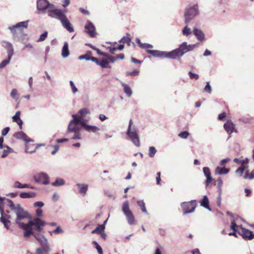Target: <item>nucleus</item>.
Instances as JSON below:
<instances>
[{
    "instance_id": "a878e982",
    "label": "nucleus",
    "mask_w": 254,
    "mask_h": 254,
    "mask_svg": "<svg viewBox=\"0 0 254 254\" xmlns=\"http://www.w3.org/2000/svg\"><path fill=\"white\" fill-rule=\"evenodd\" d=\"M234 162L237 164H241V166H247L246 165L249 163V159L248 158H245V159H241L240 158H235L234 159Z\"/></svg>"
},
{
    "instance_id": "e2e57ef3",
    "label": "nucleus",
    "mask_w": 254,
    "mask_h": 254,
    "mask_svg": "<svg viewBox=\"0 0 254 254\" xmlns=\"http://www.w3.org/2000/svg\"><path fill=\"white\" fill-rule=\"evenodd\" d=\"M161 173L157 172L156 176V183L158 185H161Z\"/></svg>"
},
{
    "instance_id": "473e14b6",
    "label": "nucleus",
    "mask_w": 254,
    "mask_h": 254,
    "mask_svg": "<svg viewBox=\"0 0 254 254\" xmlns=\"http://www.w3.org/2000/svg\"><path fill=\"white\" fill-rule=\"evenodd\" d=\"M122 85L124 87V90L126 94L129 97L132 94V91L129 86L125 83H123Z\"/></svg>"
},
{
    "instance_id": "6e6552de",
    "label": "nucleus",
    "mask_w": 254,
    "mask_h": 254,
    "mask_svg": "<svg viewBox=\"0 0 254 254\" xmlns=\"http://www.w3.org/2000/svg\"><path fill=\"white\" fill-rule=\"evenodd\" d=\"M28 21H25L19 22L16 24L9 27V29L14 36H17L18 34H22V28H27L28 27Z\"/></svg>"
},
{
    "instance_id": "9d476101",
    "label": "nucleus",
    "mask_w": 254,
    "mask_h": 254,
    "mask_svg": "<svg viewBox=\"0 0 254 254\" xmlns=\"http://www.w3.org/2000/svg\"><path fill=\"white\" fill-rule=\"evenodd\" d=\"M37 7L38 10H45L46 9L48 11L50 8L52 9H57L55 6L50 4L47 0H38L37 1Z\"/></svg>"
},
{
    "instance_id": "58836bf2",
    "label": "nucleus",
    "mask_w": 254,
    "mask_h": 254,
    "mask_svg": "<svg viewBox=\"0 0 254 254\" xmlns=\"http://www.w3.org/2000/svg\"><path fill=\"white\" fill-rule=\"evenodd\" d=\"M244 178L245 179H249L251 180L254 178V169L251 172L250 174L249 173L248 171H247Z\"/></svg>"
},
{
    "instance_id": "c756f323",
    "label": "nucleus",
    "mask_w": 254,
    "mask_h": 254,
    "mask_svg": "<svg viewBox=\"0 0 254 254\" xmlns=\"http://www.w3.org/2000/svg\"><path fill=\"white\" fill-rule=\"evenodd\" d=\"M43 248H38L37 249L36 254H44V252H47L49 248L47 244L42 245Z\"/></svg>"
},
{
    "instance_id": "c9c22d12",
    "label": "nucleus",
    "mask_w": 254,
    "mask_h": 254,
    "mask_svg": "<svg viewBox=\"0 0 254 254\" xmlns=\"http://www.w3.org/2000/svg\"><path fill=\"white\" fill-rule=\"evenodd\" d=\"M137 203L143 212L147 213V211L145 207V203L143 200H138L137 201Z\"/></svg>"
},
{
    "instance_id": "2f4dec72",
    "label": "nucleus",
    "mask_w": 254,
    "mask_h": 254,
    "mask_svg": "<svg viewBox=\"0 0 254 254\" xmlns=\"http://www.w3.org/2000/svg\"><path fill=\"white\" fill-rule=\"evenodd\" d=\"M85 130L88 132H96L100 130V128L96 126L88 125L86 126Z\"/></svg>"
},
{
    "instance_id": "37998d69",
    "label": "nucleus",
    "mask_w": 254,
    "mask_h": 254,
    "mask_svg": "<svg viewBox=\"0 0 254 254\" xmlns=\"http://www.w3.org/2000/svg\"><path fill=\"white\" fill-rule=\"evenodd\" d=\"M156 153V150L154 147L151 146L149 147L148 155L151 158H153L154 156Z\"/></svg>"
},
{
    "instance_id": "49530a36",
    "label": "nucleus",
    "mask_w": 254,
    "mask_h": 254,
    "mask_svg": "<svg viewBox=\"0 0 254 254\" xmlns=\"http://www.w3.org/2000/svg\"><path fill=\"white\" fill-rule=\"evenodd\" d=\"M11 57H8L7 59L3 60L0 63V68L4 67L7 64H8L10 60Z\"/></svg>"
},
{
    "instance_id": "0eeeda50",
    "label": "nucleus",
    "mask_w": 254,
    "mask_h": 254,
    "mask_svg": "<svg viewBox=\"0 0 254 254\" xmlns=\"http://www.w3.org/2000/svg\"><path fill=\"white\" fill-rule=\"evenodd\" d=\"M122 210L126 216L127 222L130 225L135 224V217L129 209V203L128 201H126L123 203Z\"/></svg>"
},
{
    "instance_id": "423d86ee",
    "label": "nucleus",
    "mask_w": 254,
    "mask_h": 254,
    "mask_svg": "<svg viewBox=\"0 0 254 254\" xmlns=\"http://www.w3.org/2000/svg\"><path fill=\"white\" fill-rule=\"evenodd\" d=\"M198 13L199 11L197 4L187 7L184 13L185 23L188 24L190 20L193 19Z\"/></svg>"
},
{
    "instance_id": "bb28decb",
    "label": "nucleus",
    "mask_w": 254,
    "mask_h": 254,
    "mask_svg": "<svg viewBox=\"0 0 254 254\" xmlns=\"http://www.w3.org/2000/svg\"><path fill=\"white\" fill-rule=\"evenodd\" d=\"M62 56L64 58H66L68 56L69 54V50H68V45L67 43H65L62 49Z\"/></svg>"
},
{
    "instance_id": "0e129e2a",
    "label": "nucleus",
    "mask_w": 254,
    "mask_h": 254,
    "mask_svg": "<svg viewBox=\"0 0 254 254\" xmlns=\"http://www.w3.org/2000/svg\"><path fill=\"white\" fill-rule=\"evenodd\" d=\"M226 117V113L225 112H223V113L218 115V119L220 121H223Z\"/></svg>"
},
{
    "instance_id": "7c9ffc66",
    "label": "nucleus",
    "mask_w": 254,
    "mask_h": 254,
    "mask_svg": "<svg viewBox=\"0 0 254 254\" xmlns=\"http://www.w3.org/2000/svg\"><path fill=\"white\" fill-rule=\"evenodd\" d=\"M105 229V226L103 225H99L93 230L91 233L92 234H101L102 232Z\"/></svg>"
},
{
    "instance_id": "6ab92c4d",
    "label": "nucleus",
    "mask_w": 254,
    "mask_h": 254,
    "mask_svg": "<svg viewBox=\"0 0 254 254\" xmlns=\"http://www.w3.org/2000/svg\"><path fill=\"white\" fill-rule=\"evenodd\" d=\"M0 212L1 215V216L0 218V221L2 222L4 227L8 229L9 228V226H8L7 223H9L10 221L5 219L3 216L4 213L3 206L1 205V202H0Z\"/></svg>"
},
{
    "instance_id": "3c124183",
    "label": "nucleus",
    "mask_w": 254,
    "mask_h": 254,
    "mask_svg": "<svg viewBox=\"0 0 254 254\" xmlns=\"http://www.w3.org/2000/svg\"><path fill=\"white\" fill-rule=\"evenodd\" d=\"M31 235H33L37 241L40 242L41 245H44L43 243V240L42 238L40 237L39 235L36 234L35 232H33V234H31Z\"/></svg>"
},
{
    "instance_id": "20e7f679",
    "label": "nucleus",
    "mask_w": 254,
    "mask_h": 254,
    "mask_svg": "<svg viewBox=\"0 0 254 254\" xmlns=\"http://www.w3.org/2000/svg\"><path fill=\"white\" fill-rule=\"evenodd\" d=\"M6 201L8 202L10 209L15 211L16 214L15 222L19 225V227H20V223L22 222H19V220L27 218L28 217L27 212L24 211V210L20 206L19 204L15 206L11 200L6 199Z\"/></svg>"
},
{
    "instance_id": "f257e3e1",
    "label": "nucleus",
    "mask_w": 254,
    "mask_h": 254,
    "mask_svg": "<svg viewBox=\"0 0 254 254\" xmlns=\"http://www.w3.org/2000/svg\"><path fill=\"white\" fill-rule=\"evenodd\" d=\"M195 47V44L187 45V43L183 42L179 47L170 52L160 51L158 50H148L147 53L154 57L160 58H168L172 59H178L183 56L185 53L191 51Z\"/></svg>"
},
{
    "instance_id": "1a4fd4ad",
    "label": "nucleus",
    "mask_w": 254,
    "mask_h": 254,
    "mask_svg": "<svg viewBox=\"0 0 254 254\" xmlns=\"http://www.w3.org/2000/svg\"><path fill=\"white\" fill-rule=\"evenodd\" d=\"M197 206V202L195 200L188 202H184L181 203V207L184 211V214L193 212Z\"/></svg>"
},
{
    "instance_id": "a18cd8bd",
    "label": "nucleus",
    "mask_w": 254,
    "mask_h": 254,
    "mask_svg": "<svg viewBox=\"0 0 254 254\" xmlns=\"http://www.w3.org/2000/svg\"><path fill=\"white\" fill-rule=\"evenodd\" d=\"M120 42L123 43H126L129 46L131 42V39L128 37H124Z\"/></svg>"
},
{
    "instance_id": "aec40b11",
    "label": "nucleus",
    "mask_w": 254,
    "mask_h": 254,
    "mask_svg": "<svg viewBox=\"0 0 254 254\" xmlns=\"http://www.w3.org/2000/svg\"><path fill=\"white\" fill-rule=\"evenodd\" d=\"M20 112L17 111L15 115L12 117L13 122H16L19 126L20 129H22L23 122L20 118Z\"/></svg>"
},
{
    "instance_id": "774afa93",
    "label": "nucleus",
    "mask_w": 254,
    "mask_h": 254,
    "mask_svg": "<svg viewBox=\"0 0 254 254\" xmlns=\"http://www.w3.org/2000/svg\"><path fill=\"white\" fill-rule=\"evenodd\" d=\"M79 10L81 13H82L83 14H84L85 15H89V12L88 10L84 9L83 8L80 7Z\"/></svg>"
},
{
    "instance_id": "bf43d9fd",
    "label": "nucleus",
    "mask_w": 254,
    "mask_h": 254,
    "mask_svg": "<svg viewBox=\"0 0 254 254\" xmlns=\"http://www.w3.org/2000/svg\"><path fill=\"white\" fill-rule=\"evenodd\" d=\"M69 83H70V86H71L72 92L73 93H76L77 91V89L75 87V86L74 83L73 82V81H70Z\"/></svg>"
},
{
    "instance_id": "412c9836",
    "label": "nucleus",
    "mask_w": 254,
    "mask_h": 254,
    "mask_svg": "<svg viewBox=\"0 0 254 254\" xmlns=\"http://www.w3.org/2000/svg\"><path fill=\"white\" fill-rule=\"evenodd\" d=\"M2 46L7 49L8 57H11L13 54V49L12 45L7 42H3Z\"/></svg>"
},
{
    "instance_id": "4d7b16f0",
    "label": "nucleus",
    "mask_w": 254,
    "mask_h": 254,
    "mask_svg": "<svg viewBox=\"0 0 254 254\" xmlns=\"http://www.w3.org/2000/svg\"><path fill=\"white\" fill-rule=\"evenodd\" d=\"M13 187L15 188L23 189V184H21L20 182L16 181L13 184Z\"/></svg>"
},
{
    "instance_id": "c03bdc74",
    "label": "nucleus",
    "mask_w": 254,
    "mask_h": 254,
    "mask_svg": "<svg viewBox=\"0 0 254 254\" xmlns=\"http://www.w3.org/2000/svg\"><path fill=\"white\" fill-rule=\"evenodd\" d=\"M139 72L138 69H133L132 71H127L126 72L127 76H134L137 75Z\"/></svg>"
},
{
    "instance_id": "b1692460",
    "label": "nucleus",
    "mask_w": 254,
    "mask_h": 254,
    "mask_svg": "<svg viewBox=\"0 0 254 254\" xmlns=\"http://www.w3.org/2000/svg\"><path fill=\"white\" fill-rule=\"evenodd\" d=\"M77 186L79 189V193L82 194L83 195H84L86 194V191L87 190L88 185L86 184H77Z\"/></svg>"
},
{
    "instance_id": "5fc2aeb1",
    "label": "nucleus",
    "mask_w": 254,
    "mask_h": 254,
    "mask_svg": "<svg viewBox=\"0 0 254 254\" xmlns=\"http://www.w3.org/2000/svg\"><path fill=\"white\" fill-rule=\"evenodd\" d=\"M189 75L190 78L191 79L197 80L199 77L198 75H197L195 73H193L191 71L189 72Z\"/></svg>"
},
{
    "instance_id": "9b49d317",
    "label": "nucleus",
    "mask_w": 254,
    "mask_h": 254,
    "mask_svg": "<svg viewBox=\"0 0 254 254\" xmlns=\"http://www.w3.org/2000/svg\"><path fill=\"white\" fill-rule=\"evenodd\" d=\"M238 233L245 240H250L254 238V234L252 231L242 227L239 228Z\"/></svg>"
},
{
    "instance_id": "72a5a7b5",
    "label": "nucleus",
    "mask_w": 254,
    "mask_h": 254,
    "mask_svg": "<svg viewBox=\"0 0 254 254\" xmlns=\"http://www.w3.org/2000/svg\"><path fill=\"white\" fill-rule=\"evenodd\" d=\"M89 113V110L87 108H82L78 111V114L82 119L85 117V115Z\"/></svg>"
},
{
    "instance_id": "393cba45",
    "label": "nucleus",
    "mask_w": 254,
    "mask_h": 254,
    "mask_svg": "<svg viewBox=\"0 0 254 254\" xmlns=\"http://www.w3.org/2000/svg\"><path fill=\"white\" fill-rule=\"evenodd\" d=\"M19 196L22 198H33L36 196V193L34 192H21Z\"/></svg>"
},
{
    "instance_id": "cd10ccee",
    "label": "nucleus",
    "mask_w": 254,
    "mask_h": 254,
    "mask_svg": "<svg viewBox=\"0 0 254 254\" xmlns=\"http://www.w3.org/2000/svg\"><path fill=\"white\" fill-rule=\"evenodd\" d=\"M229 172V169L225 168H221L219 167H216L215 169V174H226Z\"/></svg>"
},
{
    "instance_id": "4be33fe9",
    "label": "nucleus",
    "mask_w": 254,
    "mask_h": 254,
    "mask_svg": "<svg viewBox=\"0 0 254 254\" xmlns=\"http://www.w3.org/2000/svg\"><path fill=\"white\" fill-rule=\"evenodd\" d=\"M200 203L201 206H203V207H204L209 210H211V209L209 207V200L206 195H204L203 196V199L200 201Z\"/></svg>"
},
{
    "instance_id": "de8ad7c7",
    "label": "nucleus",
    "mask_w": 254,
    "mask_h": 254,
    "mask_svg": "<svg viewBox=\"0 0 254 254\" xmlns=\"http://www.w3.org/2000/svg\"><path fill=\"white\" fill-rule=\"evenodd\" d=\"M190 133L188 131H184L180 132L179 134V136L180 137L182 138L186 139L189 136Z\"/></svg>"
},
{
    "instance_id": "f704fd0d",
    "label": "nucleus",
    "mask_w": 254,
    "mask_h": 254,
    "mask_svg": "<svg viewBox=\"0 0 254 254\" xmlns=\"http://www.w3.org/2000/svg\"><path fill=\"white\" fill-rule=\"evenodd\" d=\"M64 183L65 182L64 179L58 178L55 181V182L52 183V185L57 187L64 185Z\"/></svg>"
},
{
    "instance_id": "7ed1b4c3",
    "label": "nucleus",
    "mask_w": 254,
    "mask_h": 254,
    "mask_svg": "<svg viewBox=\"0 0 254 254\" xmlns=\"http://www.w3.org/2000/svg\"><path fill=\"white\" fill-rule=\"evenodd\" d=\"M48 15L52 18H55L60 20L63 27L68 32H73L74 29L69 20L61 9H52L48 10Z\"/></svg>"
},
{
    "instance_id": "6e6d98bb",
    "label": "nucleus",
    "mask_w": 254,
    "mask_h": 254,
    "mask_svg": "<svg viewBox=\"0 0 254 254\" xmlns=\"http://www.w3.org/2000/svg\"><path fill=\"white\" fill-rule=\"evenodd\" d=\"M140 48L142 49H148L147 50V51L148 50H149L148 49L152 48L153 46L150 44H147V43H144V44L142 43Z\"/></svg>"
},
{
    "instance_id": "a211bd4d",
    "label": "nucleus",
    "mask_w": 254,
    "mask_h": 254,
    "mask_svg": "<svg viewBox=\"0 0 254 254\" xmlns=\"http://www.w3.org/2000/svg\"><path fill=\"white\" fill-rule=\"evenodd\" d=\"M193 33L198 40L201 42L204 40L205 36L203 32L201 30L195 27L193 28Z\"/></svg>"
},
{
    "instance_id": "4468645a",
    "label": "nucleus",
    "mask_w": 254,
    "mask_h": 254,
    "mask_svg": "<svg viewBox=\"0 0 254 254\" xmlns=\"http://www.w3.org/2000/svg\"><path fill=\"white\" fill-rule=\"evenodd\" d=\"M224 128L229 134H232L233 132H238L235 128V124L230 120L228 121L224 124Z\"/></svg>"
},
{
    "instance_id": "39448f33",
    "label": "nucleus",
    "mask_w": 254,
    "mask_h": 254,
    "mask_svg": "<svg viewBox=\"0 0 254 254\" xmlns=\"http://www.w3.org/2000/svg\"><path fill=\"white\" fill-rule=\"evenodd\" d=\"M133 125V121L132 119H130L129 122V125L127 128V134L133 142V143L137 147L140 146V141L139 139V136L137 133V130L135 127L133 126L132 127Z\"/></svg>"
},
{
    "instance_id": "2eb2a0df",
    "label": "nucleus",
    "mask_w": 254,
    "mask_h": 254,
    "mask_svg": "<svg viewBox=\"0 0 254 254\" xmlns=\"http://www.w3.org/2000/svg\"><path fill=\"white\" fill-rule=\"evenodd\" d=\"M30 143V142H26L25 150L27 152L32 153L34 152L36 149L38 148L40 145H37L33 143Z\"/></svg>"
},
{
    "instance_id": "f8f14e48",
    "label": "nucleus",
    "mask_w": 254,
    "mask_h": 254,
    "mask_svg": "<svg viewBox=\"0 0 254 254\" xmlns=\"http://www.w3.org/2000/svg\"><path fill=\"white\" fill-rule=\"evenodd\" d=\"M34 178L36 182L47 185L49 183V178L48 175L45 173H41L34 175Z\"/></svg>"
},
{
    "instance_id": "a19ab883",
    "label": "nucleus",
    "mask_w": 254,
    "mask_h": 254,
    "mask_svg": "<svg viewBox=\"0 0 254 254\" xmlns=\"http://www.w3.org/2000/svg\"><path fill=\"white\" fill-rule=\"evenodd\" d=\"M183 34L185 36H188L191 34L190 29L188 27V24L185 27L182 31Z\"/></svg>"
},
{
    "instance_id": "052dcab7",
    "label": "nucleus",
    "mask_w": 254,
    "mask_h": 254,
    "mask_svg": "<svg viewBox=\"0 0 254 254\" xmlns=\"http://www.w3.org/2000/svg\"><path fill=\"white\" fill-rule=\"evenodd\" d=\"M48 35L47 32H45L44 33L41 35L38 41H43L47 38Z\"/></svg>"
},
{
    "instance_id": "dca6fc26",
    "label": "nucleus",
    "mask_w": 254,
    "mask_h": 254,
    "mask_svg": "<svg viewBox=\"0 0 254 254\" xmlns=\"http://www.w3.org/2000/svg\"><path fill=\"white\" fill-rule=\"evenodd\" d=\"M203 172L205 176L206 177L205 185L206 186H208L212 180V178L211 176L210 170L208 167H204L203 168Z\"/></svg>"
},
{
    "instance_id": "4c0bfd02",
    "label": "nucleus",
    "mask_w": 254,
    "mask_h": 254,
    "mask_svg": "<svg viewBox=\"0 0 254 254\" xmlns=\"http://www.w3.org/2000/svg\"><path fill=\"white\" fill-rule=\"evenodd\" d=\"M72 117L73 118V120H71L70 122H72L73 124L75 123L77 125H79L81 122V120H82L80 117H78L76 115H73Z\"/></svg>"
},
{
    "instance_id": "09e8293b",
    "label": "nucleus",
    "mask_w": 254,
    "mask_h": 254,
    "mask_svg": "<svg viewBox=\"0 0 254 254\" xmlns=\"http://www.w3.org/2000/svg\"><path fill=\"white\" fill-rule=\"evenodd\" d=\"M223 185V181L221 178H219L217 180V188L219 190V193H221L222 191V187Z\"/></svg>"
},
{
    "instance_id": "338daca9",
    "label": "nucleus",
    "mask_w": 254,
    "mask_h": 254,
    "mask_svg": "<svg viewBox=\"0 0 254 254\" xmlns=\"http://www.w3.org/2000/svg\"><path fill=\"white\" fill-rule=\"evenodd\" d=\"M34 206L35 207H42L44 206V203L41 201H37L34 203Z\"/></svg>"
},
{
    "instance_id": "ea45409f",
    "label": "nucleus",
    "mask_w": 254,
    "mask_h": 254,
    "mask_svg": "<svg viewBox=\"0 0 254 254\" xmlns=\"http://www.w3.org/2000/svg\"><path fill=\"white\" fill-rule=\"evenodd\" d=\"M248 166H245V167H244V166H241L240 167H239L238 169H237L236 170V172H236V173L237 174H238V175H239L240 176H241L243 175V173H244V171H245L246 169H247V168H248Z\"/></svg>"
},
{
    "instance_id": "680f3d73",
    "label": "nucleus",
    "mask_w": 254,
    "mask_h": 254,
    "mask_svg": "<svg viewBox=\"0 0 254 254\" xmlns=\"http://www.w3.org/2000/svg\"><path fill=\"white\" fill-rule=\"evenodd\" d=\"M73 132L74 133V135L72 138L73 139H81L80 134L79 133V131H74Z\"/></svg>"
},
{
    "instance_id": "f03ea898",
    "label": "nucleus",
    "mask_w": 254,
    "mask_h": 254,
    "mask_svg": "<svg viewBox=\"0 0 254 254\" xmlns=\"http://www.w3.org/2000/svg\"><path fill=\"white\" fill-rule=\"evenodd\" d=\"M46 225V222L40 218H35L30 220L27 223H20V228L24 230V237H28L34 231L41 232L43 230L44 227Z\"/></svg>"
},
{
    "instance_id": "ddd939ff",
    "label": "nucleus",
    "mask_w": 254,
    "mask_h": 254,
    "mask_svg": "<svg viewBox=\"0 0 254 254\" xmlns=\"http://www.w3.org/2000/svg\"><path fill=\"white\" fill-rule=\"evenodd\" d=\"M85 32L88 34L91 37H95L97 35L96 29L93 24L89 21L87 22L85 25Z\"/></svg>"
},
{
    "instance_id": "864d4df0",
    "label": "nucleus",
    "mask_w": 254,
    "mask_h": 254,
    "mask_svg": "<svg viewBox=\"0 0 254 254\" xmlns=\"http://www.w3.org/2000/svg\"><path fill=\"white\" fill-rule=\"evenodd\" d=\"M17 91L15 89H13L10 93V96L15 99H17Z\"/></svg>"
},
{
    "instance_id": "69168bd1",
    "label": "nucleus",
    "mask_w": 254,
    "mask_h": 254,
    "mask_svg": "<svg viewBox=\"0 0 254 254\" xmlns=\"http://www.w3.org/2000/svg\"><path fill=\"white\" fill-rule=\"evenodd\" d=\"M9 130H10V128L9 127H6L4 128V129H3L1 131L2 135V136L6 135L9 132Z\"/></svg>"
},
{
    "instance_id": "e433bc0d",
    "label": "nucleus",
    "mask_w": 254,
    "mask_h": 254,
    "mask_svg": "<svg viewBox=\"0 0 254 254\" xmlns=\"http://www.w3.org/2000/svg\"><path fill=\"white\" fill-rule=\"evenodd\" d=\"M109 63L108 61L102 59L100 61L99 65L102 68H111V66L109 65Z\"/></svg>"
},
{
    "instance_id": "79ce46f5",
    "label": "nucleus",
    "mask_w": 254,
    "mask_h": 254,
    "mask_svg": "<svg viewBox=\"0 0 254 254\" xmlns=\"http://www.w3.org/2000/svg\"><path fill=\"white\" fill-rule=\"evenodd\" d=\"M240 227H242L241 226H238L237 225L235 220H233L231 221L230 228L231 229H232L234 231H237L239 229V228Z\"/></svg>"
},
{
    "instance_id": "5701e85b",
    "label": "nucleus",
    "mask_w": 254,
    "mask_h": 254,
    "mask_svg": "<svg viewBox=\"0 0 254 254\" xmlns=\"http://www.w3.org/2000/svg\"><path fill=\"white\" fill-rule=\"evenodd\" d=\"M79 131V128L77 127V125L72 122H69L67 128V132H73L74 131Z\"/></svg>"
},
{
    "instance_id": "13d9d810",
    "label": "nucleus",
    "mask_w": 254,
    "mask_h": 254,
    "mask_svg": "<svg viewBox=\"0 0 254 254\" xmlns=\"http://www.w3.org/2000/svg\"><path fill=\"white\" fill-rule=\"evenodd\" d=\"M204 90L205 92L210 93L211 92V87L209 84V83L207 82V84L205 86Z\"/></svg>"
},
{
    "instance_id": "f3484780",
    "label": "nucleus",
    "mask_w": 254,
    "mask_h": 254,
    "mask_svg": "<svg viewBox=\"0 0 254 254\" xmlns=\"http://www.w3.org/2000/svg\"><path fill=\"white\" fill-rule=\"evenodd\" d=\"M13 136L17 139H22L26 142L33 141V140L30 139L28 136L22 131L15 133Z\"/></svg>"
},
{
    "instance_id": "8fccbe9b",
    "label": "nucleus",
    "mask_w": 254,
    "mask_h": 254,
    "mask_svg": "<svg viewBox=\"0 0 254 254\" xmlns=\"http://www.w3.org/2000/svg\"><path fill=\"white\" fill-rule=\"evenodd\" d=\"M6 149H4L2 152V154L1 155L2 158H4L7 156L8 154L10 152V150L11 148L8 146H6Z\"/></svg>"
},
{
    "instance_id": "603ef678",
    "label": "nucleus",
    "mask_w": 254,
    "mask_h": 254,
    "mask_svg": "<svg viewBox=\"0 0 254 254\" xmlns=\"http://www.w3.org/2000/svg\"><path fill=\"white\" fill-rule=\"evenodd\" d=\"M93 243L95 245V247H96L99 254H103L102 249L99 246V245L96 242H94Z\"/></svg>"
},
{
    "instance_id": "c85d7f7f",
    "label": "nucleus",
    "mask_w": 254,
    "mask_h": 254,
    "mask_svg": "<svg viewBox=\"0 0 254 254\" xmlns=\"http://www.w3.org/2000/svg\"><path fill=\"white\" fill-rule=\"evenodd\" d=\"M92 53L91 51H87L85 55L79 57V60H86V61L91 60Z\"/></svg>"
}]
</instances>
